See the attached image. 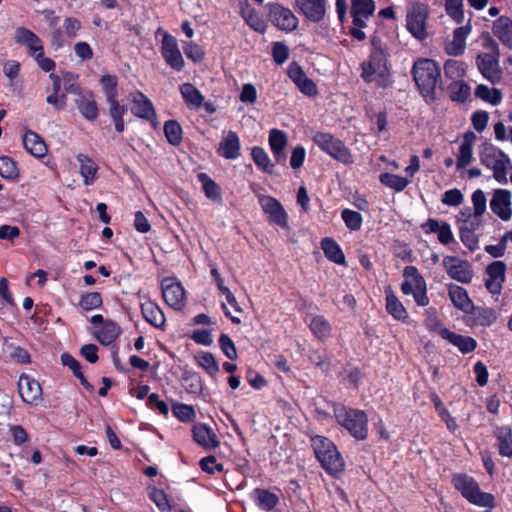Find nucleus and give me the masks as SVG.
I'll list each match as a JSON object with an SVG mask.
<instances>
[{
    "mask_svg": "<svg viewBox=\"0 0 512 512\" xmlns=\"http://www.w3.org/2000/svg\"><path fill=\"white\" fill-rule=\"evenodd\" d=\"M475 140L476 135L472 131H468L463 135V140L459 147V153L456 160V168L458 170L464 169L471 163L473 159V144Z\"/></svg>",
    "mask_w": 512,
    "mask_h": 512,
    "instance_id": "e433bc0d",
    "label": "nucleus"
},
{
    "mask_svg": "<svg viewBox=\"0 0 512 512\" xmlns=\"http://www.w3.org/2000/svg\"><path fill=\"white\" fill-rule=\"evenodd\" d=\"M120 334V326L111 319H107L103 326L92 332L93 337L103 346L111 345Z\"/></svg>",
    "mask_w": 512,
    "mask_h": 512,
    "instance_id": "f704fd0d",
    "label": "nucleus"
},
{
    "mask_svg": "<svg viewBox=\"0 0 512 512\" xmlns=\"http://www.w3.org/2000/svg\"><path fill=\"white\" fill-rule=\"evenodd\" d=\"M506 264L503 261H494L486 268L488 278L485 281L487 290L492 294L501 292L505 281Z\"/></svg>",
    "mask_w": 512,
    "mask_h": 512,
    "instance_id": "5701e85b",
    "label": "nucleus"
},
{
    "mask_svg": "<svg viewBox=\"0 0 512 512\" xmlns=\"http://www.w3.org/2000/svg\"><path fill=\"white\" fill-rule=\"evenodd\" d=\"M403 276L408 279L411 278L414 283L415 291L413 298L418 306H427L429 298L427 296V285L424 277L419 273L417 267L406 266L403 271Z\"/></svg>",
    "mask_w": 512,
    "mask_h": 512,
    "instance_id": "4be33fe9",
    "label": "nucleus"
},
{
    "mask_svg": "<svg viewBox=\"0 0 512 512\" xmlns=\"http://www.w3.org/2000/svg\"><path fill=\"white\" fill-rule=\"evenodd\" d=\"M164 302L174 310H182L186 305L185 289L174 277H165L161 281Z\"/></svg>",
    "mask_w": 512,
    "mask_h": 512,
    "instance_id": "9b49d317",
    "label": "nucleus"
},
{
    "mask_svg": "<svg viewBox=\"0 0 512 512\" xmlns=\"http://www.w3.org/2000/svg\"><path fill=\"white\" fill-rule=\"evenodd\" d=\"M181 95L187 105L200 107L204 100L201 92L191 83H184L180 86Z\"/></svg>",
    "mask_w": 512,
    "mask_h": 512,
    "instance_id": "864d4df0",
    "label": "nucleus"
},
{
    "mask_svg": "<svg viewBox=\"0 0 512 512\" xmlns=\"http://www.w3.org/2000/svg\"><path fill=\"white\" fill-rule=\"evenodd\" d=\"M380 182L397 192L403 191L409 184V180L397 174L384 172L379 176Z\"/></svg>",
    "mask_w": 512,
    "mask_h": 512,
    "instance_id": "6e6d98bb",
    "label": "nucleus"
},
{
    "mask_svg": "<svg viewBox=\"0 0 512 512\" xmlns=\"http://www.w3.org/2000/svg\"><path fill=\"white\" fill-rule=\"evenodd\" d=\"M197 364L203 368L210 376H215L219 372V365L214 355L210 352H202L195 357Z\"/></svg>",
    "mask_w": 512,
    "mask_h": 512,
    "instance_id": "052dcab7",
    "label": "nucleus"
},
{
    "mask_svg": "<svg viewBox=\"0 0 512 512\" xmlns=\"http://www.w3.org/2000/svg\"><path fill=\"white\" fill-rule=\"evenodd\" d=\"M80 115L88 122H94L99 117V106L92 90H85L74 99Z\"/></svg>",
    "mask_w": 512,
    "mask_h": 512,
    "instance_id": "aec40b11",
    "label": "nucleus"
},
{
    "mask_svg": "<svg viewBox=\"0 0 512 512\" xmlns=\"http://www.w3.org/2000/svg\"><path fill=\"white\" fill-rule=\"evenodd\" d=\"M18 392L26 404L37 405L42 400L40 383L25 373L21 374L18 380Z\"/></svg>",
    "mask_w": 512,
    "mask_h": 512,
    "instance_id": "6ab92c4d",
    "label": "nucleus"
},
{
    "mask_svg": "<svg viewBox=\"0 0 512 512\" xmlns=\"http://www.w3.org/2000/svg\"><path fill=\"white\" fill-rule=\"evenodd\" d=\"M131 112L134 116L147 120L153 128H157V114L152 101L141 91H137L132 99Z\"/></svg>",
    "mask_w": 512,
    "mask_h": 512,
    "instance_id": "a211bd4d",
    "label": "nucleus"
},
{
    "mask_svg": "<svg viewBox=\"0 0 512 512\" xmlns=\"http://www.w3.org/2000/svg\"><path fill=\"white\" fill-rule=\"evenodd\" d=\"M328 0H294V8L312 22H322L327 13Z\"/></svg>",
    "mask_w": 512,
    "mask_h": 512,
    "instance_id": "4468645a",
    "label": "nucleus"
},
{
    "mask_svg": "<svg viewBox=\"0 0 512 512\" xmlns=\"http://www.w3.org/2000/svg\"><path fill=\"white\" fill-rule=\"evenodd\" d=\"M494 49H498V45L493 40ZM498 50L496 54L480 53L476 57V65L482 76L492 84L498 83L502 78V71L499 67Z\"/></svg>",
    "mask_w": 512,
    "mask_h": 512,
    "instance_id": "f8f14e48",
    "label": "nucleus"
},
{
    "mask_svg": "<svg viewBox=\"0 0 512 512\" xmlns=\"http://www.w3.org/2000/svg\"><path fill=\"white\" fill-rule=\"evenodd\" d=\"M102 91L108 104V114L114 123L115 130L122 133L125 129L124 115L127 113V106L118 100V77L106 74L99 79Z\"/></svg>",
    "mask_w": 512,
    "mask_h": 512,
    "instance_id": "423d86ee",
    "label": "nucleus"
},
{
    "mask_svg": "<svg viewBox=\"0 0 512 512\" xmlns=\"http://www.w3.org/2000/svg\"><path fill=\"white\" fill-rule=\"evenodd\" d=\"M447 89L450 99L458 103H464L471 94L470 86L464 81H452Z\"/></svg>",
    "mask_w": 512,
    "mask_h": 512,
    "instance_id": "3c124183",
    "label": "nucleus"
},
{
    "mask_svg": "<svg viewBox=\"0 0 512 512\" xmlns=\"http://www.w3.org/2000/svg\"><path fill=\"white\" fill-rule=\"evenodd\" d=\"M424 233H437L438 240L443 245H448L455 241L450 224L448 222H439L436 219L429 218L421 225Z\"/></svg>",
    "mask_w": 512,
    "mask_h": 512,
    "instance_id": "cd10ccee",
    "label": "nucleus"
},
{
    "mask_svg": "<svg viewBox=\"0 0 512 512\" xmlns=\"http://www.w3.org/2000/svg\"><path fill=\"white\" fill-rule=\"evenodd\" d=\"M313 142L330 157L336 161L350 165L354 162L353 155L345 143L329 132H316L312 138Z\"/></svg>",
    "mask_w": 512,
    "mask_h": 512,
    "instance_id": "0eeeda50",
    "label": "nucleus"
},
{
    "mask_svg": "<svg viewBox=\"0 0 512 512\" xmlns=\"http://www.w3.org/2000/svg\"><path fill=\"white\" fill-rule=\"evenodd\" d=\"M443 266L448 276L460 283L468 284L472 281L474 272L469 261L457 256H445Z\"/></svg>",
    "mask_w": 512,
    "mask_h": 512,
    "instance_id": "ddd939ff",
    "label": "nucleus"
},
{
    "mask_svg": "<svg viewBox=\"0 0 512 512\" xmlns=\"http://www.w3.org/2000/svg\"><path fill=\"white\" fill-rule=\"evenodd\" d=\"M172 413L183 423L193 422L196 417L194 407L183 403H174L172 405Z\"/></svg>",
    "mask_w": 512,
    "mask_h": 512,
    "instance_id": "e2e57ef3",
    "label": "nucleus"
},
{
    "mask_svg": "<svg viewBox=\"0 0 512 512\" xmlns=\"http://www.w3.org/2000/svg\"><path fill=\"white\" fill-rule=\"evenodd\" d=\"M451 484L469 503L479 507L494 508V495L482 492L478 482L472 476L466 473H455L451 477Z\"/></svg>",
    "mask_w": 512,
    "mask_h": 512,
    "instance_id": "39448f33",
    "label": "nucleus"
},
{
    "mask_svg": "<svg viewBox=\"0 0 512 512\" xmlns=\"http://www.w3.org/2000/svg\"><path fill=\"white\" fill-rule=\"evenodd\" d=\"M475 97L491 105H498L503 99L500 89L490 88L485 84H479L475 88Z\"/></svg>",
    "mask_w": 512,
    "mask_h": 512,
    "instance_id": "09e8293b",
    "label": "nucleus"
},
{
    "mask_svg": "<svg viewBox=\"0 0 512 512\" xmlns=\"http://www.w3.org/2000/svg\"><path fill=\"white\" fill-rule=\"evenodd\" d=\"M341 218L344 221L346 227L350 231H358L360 230L363 224L362 215L354 210L345 208L341 211Z\"/></svg>",
    "mask_w": 512,
    "mask_h": 512,
    "instance_id": "0e129e2a",
    "label": "nucleus"
},
{
    "mask_svg": "<svg viewBox=\"0 0 512 512\" xmlns=\"http://www.w3.org/2000/svg\"><path fill=\"white\" fill-rule=\"evenodd\" d=\"M439 335L449 341L452 345L456 346L463 354L473 352L477 347V342L473 337L457 334L450 331L448 328H442Z\"/></svg>",
    "mask_w": 512,
    "mask_h": 512,
    "instance_id": "c85d7f7f",
    "label": "nucleus"
},
{
    "mask_svg": "<svg viewBox=\"0 0 512 512\" xmlns=\"http://www.w3.org/2000/svg\"><path fill=\"white\" fill-rule=\"evenodd\" d=\"M78 75L72 72H65L63 75L64 89L67 93L74 94L78 96L82 94L85 90L81 88L79 83H77Z\"/></svg>",
    "mask_w": 512,
    "mask_h": 512,
    "instance_id": "338daca9",
    "label": "nucleus"
},
{
    "mask_svg": "<svg viewBox=\"0 0 512 512\" xmlns=\"http://www.w3.org/2000/svg\"><path fill=\"white\" fill-rule=\"evenodd\" d=\"M140 309L146 322L157 329H164L166 318L164 312L156 302L147 299L140 304Z\"/></svg>",
    "mask_w": 512,
    "mask_h": 512,
    "instance_id": "bb28decb",
    "label": "nucleus"
},
{
    "mask_svg": "<svg viewBox=\"0 0 512 512\" xmlns=\"http://www.w3.org/2000/svg\"><path fill=\"white\" fill-rule=\"evenodd\" d=\"M149 499L156 505L161 512H170L172 506L168 499V495L163 489L157 487L148 488Z\"/></svg>",
    "mask_w": 512,
    "mask_h": 512,
    "instance_id": "4d7b16f0",
    "label": "nucleus"
},
{
    "mask_svg": "<svg viewBox=\"0 0 512 512\" xmlns=\"http://www.w3.org/2000/svg\"><path fill=\"white\" fill-rule=\"evenodd\" d=\"M61 362H62L63 366L68 367L72 371L73 376L76 377L80 381L81 385L88 392L94 391V386L84 376V374L82 372L81 363L75 357H73L71 354L65 352L61 355Z\"/></svg>",
    "mask_w": 512,
    "mask_h": 512,
    "instance_id": "37998d69",
    "label": "nucleus"
},
{
    "mask_svg": "<svg viewBox=\"0 0 512 512\" xmlns=\"http://www.w3.org/2000/svg\"><path fill=\"white\" fill-rule=\"evenodd\" d=\"M161 55L168 66L177 72L183 70L185 66L184 59L178 47L177 40L169 33H165L162 38Z\"/></svg>",
    "mask_w": 512,
    "mask_h": 512,
    "instance_id": "dca6fc26",
    "label": "nucleus"
},
{
    "mask_svg": "<svg viewBox=\"0 0 512 512\" xmlns=\"http://www.w3.org/2000/svg\"><path fill=\"white\" fill-rule=\"evenodd\" d=\"M251 157L255 165L266 174L274 173L275 165L271 162L267 152L261 146H254L251 149Z\"/></svg>",
    "mask_w": 512,
    "mask_h": 512,
    "instance_id": "de8ad7c7",
    "label": "nucleus"
},
{
    "mask_svg": "<svg viewBox=\"0 0 512 512\" xmlns=\"http://www.w3.org/2000/svg\"><path fill=\"white\" fill-rule=\"evenodd\" d=\"M76 159L79 163V173L83 178L84 185H93L97 179L98 164L90 156L83 153H79Z\"/></svg>",
    "mask_w": 512,
    "mask_h": 512,
    "instance_id": "c9c22d12",
    "label": "nucleus"
},
{
    "mask_svg": "<svg viewBox=\"0 0 512 512\" xmlns=\"http://www.w3.org/2000/svg\"><path fill=\"white\" fill-rule=\"evenodd\" d=\"M333 415L336 423L357 441H364L369 434L367 413L339 402H332Z\"/></svg>",
    "mask_w": 512,
    "mask_h": 512,
    "instance_id": "7ed1b4c3",
    "label": "nucleus"
},
{
    "mask_svg": "<svg viewBox=\"0 0 512 512\" xmlns=\"http://www.w3.org/2000/svg\"><path fill=\"white\" fill-rule=\"evenodd\" d=\"M466 73L465 63L457 60H447L444 64V74L453 81H459Z\"/></svg>",
    "mask_w": 512,
    "mask_h": 512,
    "instance_id": "bf43d9fd",
    "label": "nucleus"
},
{
    "mask_svg": "<svg viewBox=\"0 0 512 512\" xmlns=\"http://www.w3.org/2000/svg\"><path fill=\"white\" fill-rule=\"evenodd\" d=\"M219 346L223 354L230 360H236L238 357L237 349L229 335L222 333L219 337Z\"/></svg>",
    "mask_w": 512,
    "mask_h": 512,
    "instance_id": "69168bd1",
    "label": "nucleus"
},
{
    "mask_svg": "<svg viewBox=\"0 0 512 512\" xmlns=\"http://www.w3.org/2000/svg\"><path fill=\"white\" fill-rule=\"evenodd\" d=\"M496 447L502 457H512V428L508 425L496 426L493 429Z\"/></svg>",
    "mask_w": 512,
    "mask_h": 512,
    "instance_id": "7c9ffc66",
    "label": "nucleus"
},
{
    "mask_svg": "<svg viewBox=\"0 0 512 512\" xmlns=\"http://www.w3.org/2000/svg\"><path fill=\"white\" fill-rule=\"evenodd\" d=\"M471 29L472 27L469 21L466 25L460 26L453 31V40L446 46L447 54L452 56H459L464 53L466 47V38L471 32Z\"/></svg>",
    "mask_w": 512,
    "mask_h": 512,
    "instance_id": "72a5a7b5",
    "label": "nucleus"
},
{
    "mask_svg": "<svg viewBox=\"0 0 512 512\" xmlns=\"http://www.w3.org/2000/svg\"><path fill=\"white\" fill-rule=\"evenodd\" d=\"M259 204L264 213L268 215L270 223H273L281 228L287 227L288 215L280 201L272 196L262 195L259 197Z\"/></svg>",
    "mask_w": 512,
    "mask_h": 512,
    "instance_id": "f3484780",
    "label": "nucleus"
},
{
    "mask_svg": "<svg viewBox=\"0 0 512 512\" xmlns=\"http://www.w3.org/2000/svg\"><path fill=\"white\" fill-rule=\"evenodd\" d=\"M310 442L316 459L327 474L337 476L344 471V459L331 439L314 435L310 438Z\"/></svg>",
    "mask_w": 512,
    "mask_h": 512,
    "instance_id": "20e7f679",
    "label": "nucleus"
},
{
    "mask_svg": "<svg viewBox=\"0 0 512 512\" xmlns=\"http://www.w3.org/2000/svg\"><path fill=\"white\" fill-rule=\"evenodd\" d=\"M492 32L508 49L512 50V19L502 15L493 21Z\"/></svg>",
    "mask_w": 512,
    "mask_h": 512,
    "instance_id": "473e14b6",
    "label": "nucleus"
},
{
    "mask_svg": "<svg viewBox=\"0 0 512 512\" xmlns=\"http://www.w3.org/2000/svg\"><path fill=\"white\" fill-rule=\"evenodd\" d=\"M14 40L17 44L26 46L29 55L32 57L44 49L43 42L39 36L25 27H18L15 30Z\"/></svg>",
    "mask_w": 512,
    "mask_h": 512,
    "instance_id": "393cba45",
    "label": "nucleus"
},
{
    "mask_svg": "<svg viewBox=\"0 0 512 512\" xmlns=\"http://www.w3.org/2000/svg\"><path fill=\"white\" fill-rule=\"evenodd\" d=\"M0 176L11 181L18 179L19 168L17 162L9 156H0Z\"/></svg>",
    "mask_w": 512,
    "mask_h": 512,
    "instance_id": "13d9d810",
    "label": "nucleus"
},
{
    "mask_svg": "<svg viewBox=\"0 0 512 512\" xmlns=\"http://www.w3.org/2000/svg\"><path fill=\"white\" fill-rule=\"evenodd\" d=\"M448 295L454 306L461 311L467 313L471 311V309H474V304L469 298L468 292L465 288L451 283L448 285Z\"/></svg>",
    "mask_w": 512,
    "mask_h": 512,
    "instance_id": "4c0bfd02",
    "label": "nucleus"
},
{
    "mask_svg": "<svg viewBox=\"0 0 512 512\" xmlns=\"http://www.w3.org/2000/svg\"><path fill=\"white\" fill-rule=\"evenodd\" d=\"M479 220L465 221L459 227V237L462 243L471 251H475L479 247V238L475 234V230L479 227Z\"/></svg>",
    "mask_w": 512,
    "mask_h": 512,
    "instance_id": "58836bf2",
    "label": "nucleus"
},
{
    "mask_svg": "<svg viewBox=\"0 0 512 512\" xmlns=\"http://www.w3.org/2000/svg\"><path fill=\"white\" fill-rule=\"evenodd\" d=\"M374 0H351L350 14L353 27L349 29V34L358 41H364L366 34L363 28L367 26V21L375 11Z\"/></svg>",
    "mask_w": 512,
    "mask_h": 512,
    "instance_id": "6e6552de",
    "label": "nucleus"
},
{
    "mask_svg": "<svg viewBox=\"0 0 512 512\" xmlns=\"http://www.w3.org/2000/svg\"><path fill=\"white\" fill-rule=\"evenodd\" d=\"M287 75L299 91L308 97H316L319 93L316 83L307 77L303 68L297 62H291L287 68Z\"/></svg>",
    "mask_w": 512,
    "mask_h": 512,
    "instance_id": "2eb2a0df",
    "label": "nucleus"
},
{
    "mask_svg": "<svg viewBox=\"0 0 512 512\" xmlns=\"http://www.w3.org/2000/svg\"><path fill=\"white\" fill-rule=\"evenodd\" d=\"M240 149L241 145L238 134L234 131H229L219 143L217 152L225 159L234 160L241 155Z\"/></svg>",
    "mask_w": 512,
    "mask_h": 512,
    "instance_id": "2f4dec72",
    "label": "nucleus"
},
{
    "mask_svg": "<svg viewBox=\"0 0 512 512\" xmlns=\"http://www.w3.org/2000/svg\"><path fill=\"white\" fill-rule=\"evenodd\" d=\"M193 440L206 450L219 447L220 441L213 430L204 423H197L192 427Z\"/></svg>",
    "mask_w": 512,
    "mask_h": 512,
    "instance_id": "a878e982",
    "label": "nucleus"
},
{
    "mask_svg": "<svg viewBox=\"0 0 512 512\" xmlns=\"http://www.w3.org/2000/svg\"><path fill=\"white\" fill-rule=\"evenodd\" d=\"M472 203L474 207V220H479L486 210V196L481 189H477L472 194Z\"/></svg>",
    "mask_w": 512,
    "mask_h": 512,
    "instance_id": "774afa93",
    "label": "nucleus"
},
{
    "mask_svg": "<svg viewBox=\"0 0 512 512\" xmlns=\"http://www.w3.org/2000/svg\"><path fill=\"white\" fill-rule=\"evenodd\" d=\"M411 74L421 96L427 103L436 100V88L442 89L441 68L430 58H418L414 61Z\"/></svg>",
    "mask_w": 512,
    "mask_h": 512,
    "instance_id": "f03ea898",
    "label": "nucleus"
},
{
    "mask_svg": "<svg viewBox=\"0 0 512 512\" xmlns=\"http://www.w3.org/2000/svg\"><path fill=\"white\" fill-rule=\"evenodd\" d=\"M255 505L263 511H272L279 503L277 494L265 488H256L252 492Z\"/></svg>",
    "mask_w": 512,
    "mask_h": 512,
    "instance_id": "a19ab883",
    "label": "nucleus"
},
{
    "mask_svg": "<svg viewBox=\"0 0 512 512\" xmlns=\"http://www.w3.org/2000/svg\"><path fill=\"white\" fill-rule=\"evenodd\" d=\"M266 8L269 21L279 30L292 32L298 27L299 20L290 8L274 2H269Z\"/></svg>",
    "mask_w": 512,
    "mask_h": 512,
    "instance_id": "1a4fd4ad",
    "label": "nucleus"
},
{
    "mask_svg": "<svg viewBox=\"0 0 512 512\" xmlns=\"http://www.w3.org/2000/svg\"><path fill=\"white\" fill-rule=\"evenodd\" d=\"M310 330L320 341H325L331 336L332 327L323 315H316L311 319Z\"/></svg>",
    "mask_w": 512,
    "mask_h": 512,
    "instance_id": "49530a36",
    "label": "nucleus"
},
{
    "mask_svg": "<svg viewBox=\"0 0 512 512\" xmlns=\"http://www.w3.org/2000/svg\"><path fill=\"white\" fill-rule=\"evenodd\" d=\"M23 146L30 155L38 159L44 158L48 152L44 139L32 130H27L24 133Z\"/></svg>",
    "mask_w": 512,
    "mask_h": 512,
    "instance_id": "c756f323",
    "label": "nucleus"
},
{
    "mask_svg": "<svg viewBox=\"0 0 512 512\" xmlns=\"http://www.w3.org/2000/svg\"><path fill=\"white\" fill-rule=\"evenodd\" d=\"M508 157L501 149L491 143H484L479 151L480 163L490 168Z\"/></svg>",
    "mask_w": 512,
    "mask_h": 512,
    "instance_id": "79ce46f5",
    "label": "nucleus"
},
{
    "mask_svg": "<svg viewBox=\"0 0 512 512\" xmlns=\"http://www.w3.org/2000/svg\"><path fill=\"white\" fill-rule=\"evenodd\" d=\"M103 305V296L100 292L90 291L80 295L78 307L85 312L100 308Z\"/></svg>",
    "mask_w": 512,
    "mask_h": 512,
    "instance_id": "8fccbe9b",
    "label": "nucleus"
},
{
    "mask_svg": "<svg viewBox=\"0 0 512 512\" xmlns=\"http://www.w3.org/2000/svg\"><path fill=\"white\" fill-rule=\"evenodd\" d=\"M428 16V6L419 2L413 4L407 12L406 28L418 40H424L427 37L426 21Z\"/></svg>",
    "mask_w": 512,
    "mask_h": 512,
    "instance_id": "9d476101",
    "label": "nucleus"
},
{
    "mask_svg": "<svg viewBox=\"0 0 512 512\" xmlns=\"http://www.w3.org/2000/svg\"><path fill=\"white\" fill-rule=\"evenodd\" d=\"M446 14L456 23L464 22L463 0H445Z\"/></svg>",
    "mask_w": 512,
    "mask_h": 512,
    "instance_id": "680f3d73",
    "label": "nucleus"
},
{
    "mask_svg": "<svg viewBox=\"0 0 512 512\" xmlns=\"http://www.w3.org/2000/svg\"><path fill=\"white\" fill-rule=\"evenodd\" d=\"M320 244L325 257L329 261L337 265L347 266L346 258L342 248L335 239L331 237H325L321 240Z\"/></svg>",
    "mask_w": 512,
    "mask_h": 512,
    "instance_id": "ea45409f",
    "label": "nucleus"
},
{
    "mask_svg": "<svg viewBox=\"0 0 512 512\" xmlns=\"http://www.w3.org/2000/svg\"><path fill=\"white\" fill-rule=\"evenodd\" d=\"M490 209L503 221L510 220L512 217L510 191L501 188L495 189L490 200Z\"/></svg>",
    "mask_w": 512,
    "mask_h": 512,
    "instance_id": "412c9836",
    "label": "nucleus"
},
{
    "mask_svg": "<svg viewBox=\"0 0 512 512\" xmlns=\"http://www.w3.org/2000/svg\"><path fill=\"white\" fill-rule=\"evenodd\" d=\"M370 44L368 59L360 64L361 78L366 83L375 82L378 88H387L393 83L388 46L377 34L371 36Z\"/></svg>",
    "mask_w": 512,
    "mask_h": 512,
    "instance_id": "f257e3e1",
    "label": "nucleus"
},
{
    "mask_svg": "<svg viewBox=\"0 0 512 512\" xmlns=\"http://www.w3.org/2000/svg\"><path fill=\"white\" fill-rule=\"evenodd\" d=\"M268 143L275 162L277 164L284 165L286 162L285 148L288 144L286 132L279 129H271L269 132Z\"/></svg>",
    "mask_w": 512,
    "mask_h": 512,
    "instance_id": "b1692460",
    "label": "nucleus"
},
{
    "mask_svg": "<svg viewBox=\"0 0 512 512\" xmlns=\"http://www.w3.org/2000/svg\"><path fill=\"white\" fill-rule=\"evenodd\" d=\"M198 181L202 184L205 196L213 202L222 200L220 186L206 173L201 172L197 175Z\"/></svg>",
    "mask_w": 512,
    "mask_h": 512,
    "instance_id": "a18cd8bd",
    "label": "nucleus"
},
{
    "mask_svg": "<svg viewBox=\"0 0 512 512\" xmlns=\"http://www.w3.org/2000/svg\"><path fill=\"white\" fill-rule=\"evenodd\" d=\"M385 300L388 314L397 321L406 322L409 317L408 312L391 289L386 291Z\"/></svg>",
    "mask_w": 512,
    "mask_h": 512,
    "instance_id": "c03bdc74",
    "label": "nucleus"
},
{
    "mask_svg": "<svg viewBox=\"0 0 512 512\" xmlns=\"http://www.w3.org/2000/svg\"><path fill=\"white\" fill-rule=\"evenodd\" d=\"M430 400L434 404L438 416L446 423L448 430L454 431L457 428V423L455 419L450 415L448 409L445 407L440 397L435 392H433L430 395Z\"/></svg>",
    "mask_w": 512,
    "mask_h": 512,
    "instance_id": "603ef678",
    "label": "nucleus"
},
{
    "mask_svg": "<svg viewBox=\"0 0 512 512\" xmlns=\"http://www.w3.org/2000/svg\"><path fill=\"white\" fill-rule=\"evenodd\" d=\"M164 134L169 144L178 146L182 142V127L177 120H167L164 123Z\"/></svg>",
    "mask_w": 512,
    "mask_h": 512,
    "instance_id": "5fc2aeb1",
    "label": "nucleus"
}]
</instances>
